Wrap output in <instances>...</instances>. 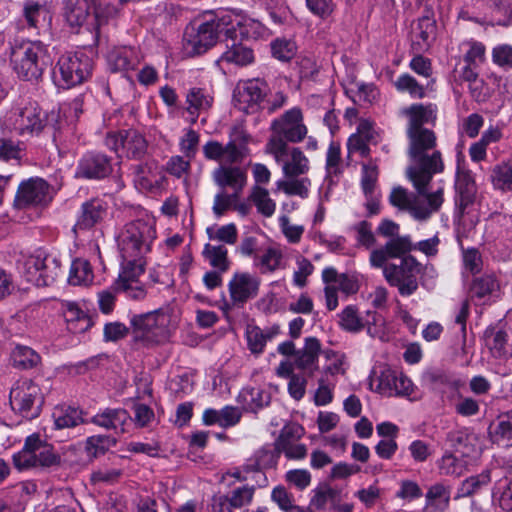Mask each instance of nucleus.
Returning a JSON list of instances; mask_svg holds the SVG:
<instances>
[{
	"mask_svg": "<svg viewBox=\"0 0 512 512\" xmlns=\"http://www.w3.org/2000/svg\"><path fill=\"white\" fill-rule=\"evenodd\" d=\"M409 140L408 156L411 164L407 167V177L420 194L425 192L433 176L442 173V154L436 149V135L430 129L407 130Z\"/></svg>",
	"mask_w": 512,
	"mask_h": 512,
	"instance_id": "nucleus-1",
	"label": "nucleus"
},
{
	"mask_svg": "<svg viewBox=\"0 0 512 512\" xmlns=\"http://www.w3.org/2000/svg\"><path fill=\"white\" fill-rule=\"evenodd\" d=\"M135 341L146 347L162 345L168 342L176 329L177 320L170 308L135 314L130 319Z\"/></svg>",
	"mask_w": 512,
	"mask_h": 512,
	"instance_id": "nucleus-2",
	"label": "nucleus"
},
{
	"mask_svg": "<svg viewBox=\"0 0 512 512\" xmlns=\"http://www.w3.org/2000/svg\"><path fill=\"white\" fill-rule=\"evenodd\" d=\"M10 62L13 71L24 81L39 80L51 64L48 48L41 41H21L11 48Z\"/></svg>",
	"mask_w": 512,
	"mask_h": 512,
	"instance_id": "nucleus-3",
	"label": "nucleus"
},
{
	"mask_svg": "<svg viewBox=\"0 0 512 512\" xmlns=\"http://www.w3.org/2000/svg\"><path fill=\"white\" fill-rule=\"evenodd\" d=\"M1 126L23 137L38 136L48 126V115L36 102L21 100L5 113Z\"/></svg>",
	"mask_w": 512,
	"mask_h": 512,
	"instance_id": "nucleus-4",
	"label": "nucleus"
},
{
	"mask_svg": "<svg viewBox=\"0 0 512 512\" xmlns=\"http://www.w3.org/2000/svg\"><path fill=\"white\" fill-rule=\"evenodd\" d=\"M156 238L153 220L138 219L127 223L117 237V245L123 260L140 259L151 250Z\"/></svg>",
	"mask_w": 512,
	"mask_h": 512,
	"instance_id": "nucleus-5",
	"label": "nucleus"
},
{
	"mask_svg": "<svg viewBox=\"0 0 512 512\" xmlns=\"http://www.w3.org/2000/svg\"><path fill=\"white\" fill-rule=\"evenodd\" d=\"M17 269L27 283L45 287L60 276L61 261L56 255L39 250L31 255H21L17 260Z\"/></svg>",
	"mask_w": 512,
	"mask_h": 512,
	"instance_id": "nucleus-6",
	"label": "nucleus"
},
{
	"mask_svg": "<svg viewBox=\"0 0 512 512\" xmlns=\"http://www.w3.org/2000/svg\"><path fill=\"white\" fill-rule=\"evenodd\" d=\"M13 463L18 470L47 469L59 466L61 456L50 443L32 434L26 438L22 450L13 455Z\"/></svg>",
	"mask_w": 512,
	"mask_h": 512,
	"instance_id": "nucleus-7",
	"label": "nucleus"
},
{
	"mask_svg": "<svg viewBox=\"0 0 512 512\" xmlns=\"http://www.w3.org/2000/svg\"><path fill=\"white\" fill-rule=\"evenodd\" d=\"M92 59L83 52L66 53L60 56L53 68L54 83L62 88H70L86 81L92 73Z\"/></svg>",
	"mask_w": 512,
	"mask_h": 512,
	"instance_id": "nucleus-8",
	"label": "nucleus"
},
{
	"mask_svg": "<svg viewBox=\"0 0 512 512\" xmlns=\"http://www.w3.org/2000/svg\"><path fill=\"white\" fill-rule=\"evenodd\" d=\"M420 195V193L418 192ZM425 197L426 203H421L417 197L402 187L394 188L390 194V203L401 210L408 211L416 220H426L432 213L439 210L443 203V188L438 187L434 192L421 194Z\"/></svg>",
	"mask_w": 512,
	"mask_h": 512,
	"instance_id": "nucleus-9",
	"label": "nucleus"
},
{
	"mask_svg": "<svg viewBox=\"0 0 512 512\" xmlns=\"http://www.w3.org/2000/svg\"><path fill=\"white\" fill-rule=\"evenodd\" d=\"M9 400L17 415L25 420H32L41 413L44 395L38 384L30 379H20L12 386Z\"/></svg>",
	"mask_w": 512,
	"mask_h": 512,
	"instance_id": "nucleus-10",
	"label": "nucleus"
},
{
	"mask_svg": "<svg viewBox=\"0 0 512 512\" xmlns=\"http://www.w3.org/2000/svg\"><path fill=\"white\" fill-rule=\"evenodd\" d=\"M266 152L281 166L285 178L300 177L310 169L309 159L298 147L290 146L280 138H269Z\"/></svg>",
	"mask_w": 512,
	"mask_h": 512,
	"instance_id": "nucleus-11",
	"label": "nucleus"
},
{
	"mask_svg": "<svg viewBox=\"0 0 512 512\" xmlns=\"http://www.w3.org/2000/svg\"><path fill=\"white\" fill-rule=\"evenodd\" d=\"M455 188L458 193L456 205L458 209V227L457 238L458 242L462 244V238H469L475 227L476 221L473 219L469 222V227L466 228V210L474 203L476 196V184L472 173L469 170L457 167Z\"/></svg>",
	"mask_w": 512,
	"mask_h": 512,
	"instance_id": "nucleus-12",
	"label": "nucleus"
},
{
	"mask_svg": "<svg viewBox=\"0 0 512 512\" xmlns=\"http://www.w3.org/2000/svg\"><path fill=\"white\" fill-rule=\"evenodd\" d=\"M383 276L390 286L396 287L401 296H411L418 289V275L422 265L415 257L402 258L399 265H384Z\"/></svg>",
	"mask_w": 512,
	"mask_h": 512,
	"instance_id": "nucleus-13",
	"label": "nucleus"
},
{
	"mask_svg": "<svg viewBox=\"0 0 512 512\" xmlns=\"http://www.w3.org/2000/svg\"><path fill=\"white\" fill-rule=\"evenodd\" d=\"M223 13L200 23L196 29L185 33V50L191 55H200L214 46L220 35L226 37L228 26L222 25Z\"/></svg>",
	"mask_w": 512,
	"mask_h": 512,
	"instance_id": "nucleus-14",
	"label": "nucleus"
},
{
	"mask_svg": "<svg viewBox=\"0 0 512 512\" xmlns=\"http://www.w3.org/2000/svg\"><path fill=\"white\" fill-rule=\"evenodd\" d=\"M105 145L120 156L129 159L142 158L148 149L146 138L135 129L108 132Z\"/></svg>",
	"mask_w": 512,
	"mask_h": 512,
	"instance_id": "nucleus-15",
	"label": "nucleus"
},
{
	"mask_svg": "<svg viewBox=\"0 0 512 512\" xmlns=\"http://www.w3.org/2000/svg\"><path fill=\"white\" fill-rule=\"evenodd\" d=\"M271 130L270 138H280L286 143H300L308 133L302 110L299 107H293L275 118L271 123Z\"/></svg>",
	"mask_w": 512,
	"mask_h": 512,
	"instance_id": "nucleus-16",
	"label": "nucleus"
},
{
	"mask_svg": "<svg viewBox=\"0 0 512 512\" xmlns=\"http://www.w3.org/2000/svg\"><path fill=\"white\" fill-rule=\"evenodd\" d=\"M373 384L375 391L386 397L410 396L414 392L412 381L402 371L388 366L375 372Z\"/></svg>",
	"mask_w": 512,
	"mask_h": 512,
	"instance_id": "nucleus-17",
	"label": "nucleus"
},
{
	"mask_svg": "<svg viewBox=\"0 0 512 512\" xmlns=\"http://www.w3.org/2000/svg\"><path fill=\"white\" fill-rule=\"evenodd\" d=\"M269 86L262 79H249L238 83L234 91V101L238 109L246 113H255L261 109Z\"/></svg>",
	"mask_w": 512,
	"mask_h": 512,
	"instance_id": "nucleus-18",
	"label": "nucleus"
},
{
	"mask_svg": "<svg viewBox=\"0 0 512 512\" xmlns=\"http://www.w3.org/2000/svg\"><path fill=\"white\" fill-rule=\"evenodd\" d=\"M222 25L228 26L226 39L232 41L257 39L265 33L259 21L233 12L223 13Z\"/></svg>",
	"mask_w": 512,
	"mask_h": 512,
	"instance_id": "nucleus-19",
	"label": "nucleus"
},
{
	"mask_svg": "<svg viewBox=\"0 0 512 512\" xmlns=\"http://www.w3.org/2000/svg\"><path fill=\"white\" fill-rule=\"evenodd\" d=\"M260 284V278L250 272H234L227 284L232 304L243 306L249 300L254 299L259 293Z\"/></svg>",
	"mask_w": 512,
	"mask_h": 512,
	"instance_id": "nucleus-20",
	"label": "nucleus"
},
{
	"mask_svg": "<svg viewBox=\"0 0 512 512\" xmlns=\"http://www.w3.org/2000/svg\"><path fill=\"white\" fill-rule=\"evenodd\" d=\"M304 433V428L297 423L285 425L276 440V450L291 460L304 459L307 456V447L299 442Z\"/></svg>",
	"mask_w": 512,
	"mask_h": 512,
	"instance_id": "nucleus-21",
	"label": "nucleus"
},
{
	"mask_svg": "<svg viewBox=\"0 0 512 512\" xmlns=\"http://www.w3.org/2000/svg\"><path fill=\"white\" fill-rule=\"evenodd\" d=\"M415 249L416 247H414L410 236H397L389 239L384 246L372 250L369 262L374 268H382L389 259L400 258L402 260Z\"/></svg>",
	"mask_w": 512,
	"mask_h": 512,
	"instance_id": "nucleus-22",
	"label": "nucleus"
},
{
	"mask_svg": "<svg viewBox=\"0 0 512 512\" xmlns=\"http://www.w3.org/2000/svg\"><path fill=\"white\" fill-rule=\"evenodd\" d=\"M19 207L47 205L52 200L49 184L41 178H31L22 182L16 194Z\"/></svg>",
	"mask_w": 512,
	"mask_h": 512,
	"instance_id": "nucleus-23",
	"label": "nucleus"
},
{
	"mask_svg": "<svg viewBox=\"0 0 512 512\" xmlns=\"http://www.w3.org/2000/svg\"><path fill=\"white\" fill-rule=\"evenodd\" d=\"M133 182L141 192L157 193L163 188L165 177L155 162H146L131 166Z\"/></svg>",
	"mask_w": 512,
	"mask_h": 512,
	"instance_id": "nucleus-24",
	"label": "nucleus"
},
{
	"mask_svg": "<svg viewBox=\"0 0 512 512\" xmlns=\"http://www.w3.org/2000/svg\"><path fill=\"white\" fill-rule=\"evenodd\" d=\"M212 180L220 190L230 189L240 196L247 184V173L239 166L219 165L212 171Z\"/></svg>",
	"mask_w": 512,
	"mask_h": 512,
	"instance_id": "nucleus-25",
	"label": "nucleus"
},
{
	"mask_svg": "<svg viewBox=\"0 0 512 512\" xmlns=\"http://www.w3.org/2000/svg\"><path fill=\"white\" fill-rule=\"evenodd\" d=\"M425 380L441 396L443 403L452 402L459 396L461 381L452 373L435 369L425 375Z\"/></svg>",
	"mask_w": 512,
	"mask_h": 512,
	"instance_id": "nucleus-26",
	"label": "nucleus"
},
{
	"mask_svg": "<svg viewBox=\"0 0 512 512\" xmlns=\"http://www.w3.org/2000/svg\"><path fill=\"white\" fill-rule=\"evenodd\" d=\"M112 172L110 159L102 153H87L79 161L76 177L84 179H103Z\"/></svg>",
	"mask_w": 512,
	"mask_h": 512,
	"instance_id": "nucleus-27",
	"label": "nucleus"
},
{
	"mask_svg": "<svg viewBox=\"0 0 512 512\" xmlns=\"http://www.w3.org/2000/svg\"><path fill=\"white\" fill-rule=\"evenodd\" d=\"M253 496L254 488L245 485L233 489L229 494L214 496L212 507L215 512H233L235 509L249 505Z\"/></svg>",
	"mask_w": 512,
	"mask_h": 512,
	"instance_id": "nucleus-28",
	"label": "nucleus"
},
{
	"mask_svg": "<svg viewBox=\"0 0 512 512\" xmlns=\"http://www.w3.org/2000/svg\"><path fill=\"white\" fill-rule=\"evenodd\" d=\"M253 267L262 275H270L286 268L284 251L279 244L266 246L254 256Z\"/></svg>",
	"mask_w": 512,
	"mask_h": 512,
	"instance_id": "nucleus-29",
	"label": "nucleus"
},
{
	"mask_svg": "<svg viewBox=\"0 0 512 512\" xmlns=\"http://www.w3.org/2000/svg\"><path fill=\"white\" fill-rule=\"evenodd\" d=\"M108 204L99 198L91 199L81 205L75 230H89L106 217Z\"/></svg>",
	"mask_w": 512,
	"mask_h": 512,
	"instance_id": "nucleus-30",
	"label": "nucleus"
},
{
	"mask_svg": "<svg viewBox=\"0 0 512 512\" xmlns=\"http://www.w3.org/2000/svg\"><path fill=\"white\" fill-rule=\"evenodd\" d=\"M92 423L107 430H113L116 434L128 431L132 418L123 408H106L92 417Z\"/></svg>",
	"mask_w": 512,
	"mask_h": 512,
	"instance_id": "nucleus-31",
	"label": "nucleus"
},
{
	"mask_svg": "<svg viewBox=\"0 0 512 512\" xmlns=\"http://www.w3.org/2000/svg\"><path fill=\"white\" fill-rule=\"evenodd\" d=\"M447 442L455 452L465 458L476 457L480 452L478 437L468 429L450 431Z\"/></svg>",
	"mask_w": 512,
	"mask_h": 512,
	"instance_id": "nucleus-32",
	"label": "nucleus"
},
{
	"mask_svg": "<svg viewBox=\"0 0 512 512\" xmlns=\"http://www.w3.org/2000/svg\"><path fill=\"white\" fill-rule=\"evenodd\" d=\"M250 140L249 134L241 127H234L230 133L229 142L224 145V161L230 165L241 163L249 153L247 144Z\"/></svg>",
	"mask_w": 512,
	"mask_h": 512,
	"instance_id": "nucleus-33",
	"label": "nucleus"
},
{
	"mask_svg": "<svg viewBox=\"0 0 512 512\" xmlns=\"http://www.w3.org/2000/svg\"><path fill=\"white\" fill-rule=\"evenodd\" d=\"M321 351L320 341L315 337L305 339L304 347L296 352L294 365L309 375L318 369V358Z\"/></svg>",
	"mask_w": 512,
	"mask_h": 512,
	"instance_id": "nucleus-34",
	"label": "nucleus"
},
{
	"mask_svg": "<svg viewBox=\"0 0 512 512\" xmlns=\"http://www.w3.org/2000/svg\"><path fill=\"white\" fill-rule=\"evenodd\" d=\"M141 58L132 47H122L111 51L108 55V65L113 72L127 73L135 70Z\"/></svg>",
	"mask_w": 512,
	"mask_h": 512,
	"instance_id": "nucleus-35",
	"label": "nucleus"
},
{
	"mask_svg": "<svg viewBox=\"0 0 512 512\" xmlns=\"http://www.w3.org/2000/svg\"><path fill=\"white\" fill-rule=\"evenodd\" d=\"M63 15L70 27L79 28L83 26L90 17L88 0H65Z\"/></svg>",
	"mask_w": 512,
	"mask_h": 512,
	"instance_id": "nucleus-36",
	"label": "nucleus"
},
{
	"mask_svg": "<svg viewBox=\"0 0 512 512\" xmlns=\"http://www.w3.org/2000/svg\"><path fill=\"white\" fill-rule=\"evenodd\" d=\"M279 333V326H273L266 330H262L258 326H248L246 329L248 349L255 355L263 353L266 343L275 338Z\"/></svg>",
	"mask_w": 512,
	"mask_h": 512,
	"instance_id": "nucleus-37",
	"label": "nucleus"
},
{
	"mask_svg": "<svg viewBox=\"0 0 512 512\" xmlns=\"http://www.w3.org/2000/svg\"><path fill=\"white\" fill-rule=\"evenodd\" d=\"M270 394L260 388H243L237 401L245 411L256 413L260 409L269 405Z\"/></svg>",
	"mask_w": 512,
	"mask_h": 512,
	"instance_id": "nucleus-38",
	"label": "nucleus"
},
{
	"mask_svg": "<svg viewBox=\"0 0 512 512\" xmlns=\"http://www.w3.org/2000/svg\"><path fill=\"white\" fill-rule=\"evenodd\" d=\"M213 103V97L210 93L199 87H193L188 90L186 94V110L193 117L192 122H195L198 115L208 110Z\"/></svg>",
	"mask_w": 512,
	"mask_h": 512,
	"instance_id": "nucleus-39",
	"label": "nucleus"
},
{
	"mask_svg": "<svg viewBox=\"0 0 512 512\" xmlns=\"http://www.w3.org/2000/svg\"><path fill=\"white\" fill-rule=\"evenodd\" d=\"M405 114L409 119L407 130H424L426 128L423 125L436 118L435 108L431 104H412L405 110Z\"/></svg>",
	"mask_w": 512,
	"mask_h": 512,
	"instance_id": "nucleus-40",
	"label": "nucleus"
},
{
	"mask_svg": "<svg viewBox=\"0 0 512 512\" xmlns=\"http://www.w3.org/2000/svg\"><path fill=\"white\" fill-rule=\"evenodd\" d=\"M490 437L498 446H512V413L500 416L497 422L490 426Z\"/></svg>",
	"mask_w": 512,
	"mask_h": 512,
	"instance_id": "nucleus-41",
	"label": "nucleus"
},
{
	"mask_svg": "<svg viewBox=\"0 0 512 512\" xmlns=\"http://www.w3.org/2000/svg\"><path fill=\"white\" fill-rule=\"evenodd\" d=\"M436 34V21L432 15L427 14L419 18L414 29V44L419 46V50L428 48L434 40Z\"/></svg>",
	"mask_w": 512,
	"mask_h": 512,
	"instance_id": "nucleus-42",
	"label": "nucleus"
},
{
	"mask_svg": "<svg viewBox=\"0 0 512 512\" xmlns=\"http://www.w3.org/2000/svg\"><path fill=\"white\" fill-rule=\"evenodd\" d=\"M202 255L214 269L220 270V272L229 270L231 262L228 258V250L224 245L207 243L204 245Z\"/></svg>",
	"mask_w": 512,
	"mask_h": 512,
	"instance_id": "nucleus-43",
	"label": "nucleus"
},
{
	"mask_svg": "<svg viewBox=\"0 0 512 512\" xmlns=\"http://www.w3.org/2000/svg\"><path fill=\"white\" fill-rule=\"evenodd\" d=\"M93 279V270L87 260L81 258L73 260L68 276V282L71 285L87 286L92 283Z\"/></svg>",
	"mask_w": 512,
	"mask_h": 512,
	"instance_id": "nucleus-44",
	"label": "nucleus"
},
{
	"mask_svg": "<svg viewBox=\"0 0 512 512\" xmlns=\"http://www.w3.org/2000/svg\"><path fill=\"white\" fill-rule=\"evenodd\" d=\"M278 456L271 449L261 448L255 452L253 457L243 465L245 473L260 472L263 469L274 467Z\"/></svg>",
	"mask_w": 512,
	"mask_h": 512,
	"instance_id": "nucleus-45",
	"label": "nucleus"
},
{
	"mask_svg": "<svg viewBox=\"0 0 512 512\" xmlns=\"http://www.w3.org/2000/svg\"><path fill=\"white\" fill-rule=\"evenodd\" d=\"M378 177L379 167L376 160L369 159L362 163L360 184L365 197L377 193Z\"/></svg>",
	"mask_w": 512,
	"mask_h": 512,
	"instance_id": "nucleus-46",
	"label": "nucleus"
},
{
	"mask_svg": "<svg viewBox=\"0 0 512 512\" xmlns=\"http://www.w3.org/2000/svg\"><path fill=\"white\" fill-rule=\"evenodd\" d=\"M451 488L443 483L432 485L426 493L427 507H433L435 510L443 512L450 503Z\"/></svg>",
	"mask_w": 512,
	"mask_h": 512,
	"instance_id": "nucleus-47",
	"label": "nucleus"
},
{
	"mask_svg": "<svg viewBox=\"0 0 512 512\" xmlns=\"http://www.w3.org/2000/svg\"><path fill=\"white\" fill-rule=\"evenodd\" d=\"M144 266V258L131 259V261L123 260L122 271L115 281L114 286L140 282L139 277L144 273Z\"/></svg>",
	"mask_w": 512,
	"mask_h": 512,
	"instance_id": "nucleus-48",
	"label": "nucleus"
},
{
	"mask_svg": "<svg viewBox=\"0 0 512 512\" xmlns=\"http://www.w3.org/2000/svg\"><path fill=\"white\" fill-rule=\"evenodd\" d=\"M276 186L287 195H296L302 199H306L309 196L311 181L307 177L286 178L284 180H278Z\"/></svg>",
	"mask_w": 512,
	"mask_h": 512,
	"instance_id": "nucleus-49",
	"label": "nucleus"
},
{
	"mask_svg": "<svg viewBox=\"0 0 512 512\" xmlns=\"http://www.w3.org/2000/svg\"><path fill=\"white\" fill-rule=\"evenodd\" d=\"M500 289L499 281L494 275L485 274L476 278L471 285L472 297L484 298L486 296H497Z\"/></svg>",
	"mask_w": 512,
	"mask_h": 512,
	"instance_id": "nucleus-50",
	"label": "nucleus"
},
{
	"mask_svg": "<svg viewBox=\"0 0 512 512\" xmlns=\"http://www.w3.org/2000/svg\"><path fill=\"white\" fill-rule=\"evenodd\" d=\"M250 200L256 206L257 211L264 217H271L276 210V203L270 198L269 192L266 188L261 186H254L250 194Z\"/></svg>",
	"mask_w": 512,
	"mask_h": 512,
	"instance_id": "nucleus-51",
	"label": "nucleus"
},
{
	"mask_svg": "<svg viewBox=\"0 0 512 512\" xmlns=\"http://www.w3.org/2000/svg\"><path fill=\"white\" fill-rule=\"evenodd\" d=\"M221 58L228 63L246 66L254 61V54L250 48L237 43V41H233L232 45L222 54Z\"/></svg>",
	"mask_w": 512,
	"mask_h": 512,
	"instance_id": "nucleus-52",
	"label": "nucleus"
},
{
	"mask_svg": "<svg viewBox=\"0 0 512 512\" xmlns=\"http://www.w3.org/2000/svg\"><path fill=\"white\" fill-rule=\"evenodd\" d=\"M11 357L13 365L24 370L36 367L41 361V357L36 351L22 345L14 348Z\"/></svg>",
	"mask_w": 512,
	"mask_h": 512,
	"instance_id": "nucleus-53",
	"label": "nucleus"
},
{
	"mask_svg": "<svg viewBox=\"0 0 512 512\" xmlns=\"http://www.w3.org/2000/svg\"><path fill=\"white\" fill-rule=\"evenodd\" d=\"M490 178L495 189L502 192L512 191V163L496 165L492 169Z\"/></svg>",
	"mask_w": 512,
	"mask_h": 512,
	"instance_id": "nucleus-54",
	"label": "nucleus"
},
{
	"mask_svg": "<svg viewBox=\"0 0 512 512\" xmlns=\"http://www.w3.org/2000/svg\"><path fill=\"white\" fill-rule=\"evenodd\" d=\"M510 340L509 334L502 330L486 333V343L495 358L505 359L509 357L508 347L505 346Z\"/></svg>",
	"mask_w": 512,
	"mask_h": 512,
	"instance_id": "nucleus-55",
	"label": "nucleus"
},
{
	"mask_svg": "<svg viewBox=\"0 0 512 512\" xmlns=\"http://www.w3.org/2000/svg\"><path fill=\"white\" fill-rule=\"evenodd\" d=\"M394 87L398 92L408 93L413 99H422L426 95L424 86L408 73L401 74L394 81Z\"/></svg>",
	"mask_w": 512,
	"mask_h": 512,
	"instance_id": "nucleus-56",
	"label": "nucleus"
},
{
	"mask_svg": "<svg viewBox=\"0 0 512 512\" xmlns=\"http://www.w3.org/2000/svg\"><path fill=\"white\" fill-rule=\"evenodd\" d=\"M64 317L70 325L71 330H84L89 325V319L84 311L74 302H64Z\"/></svg>",
	"mask_w": 512,
	"mask_h": 512,
	"instance_id": "nucleus-57",
	"label": "nucleus"
},
{
	"mask_svg": "<svg viewBox=\"0 0 512 512\" xmlns=\"http://www.w3.org/2000/svg\"><path fill=\"white\" fill-rule=\"evenodd\" d=\"M491 482V474L489 470H484L478 475H474L465 479L458 490V497H467L478 492L482 487L487 486Z\"/></svg>",
	"mask_w": 512,
	"mask_h": 512,
	"instance_id": "nucleus-58",
	"label": "nucleus"
},
{
	"mask_svg": "<svg viewBox=\"0 0 512 512\" xmlns=\"http://www.w3.org/2000/svg\"><path fill=\"white\" fill-rule=\"evenodd\" d=\"M53 417L57 429L75 427L82 421L80 412L72 407L56 408Z\"/></svg>",
	"mask_w": 512,
	"mask_h": 512,
	"instance_id": "nucleus-59",
	"label": "nucleus"
},
{
	"mask_svg": "<svg viewBox=\"0 0 512 512\" xmlns=\"http://www.w3.org/2000/svg\"><path fill=\"white\" fill-rule=\"evenodd\" d=\"M440 475L459 477L465 470L464 464L452 452H445L437 461Z\"/></svg>",
	"mask_w": 512,
	"mask_h": 512,
	"instance_id": "nucleus-60",
	"label": "nucleus"
},
{
	"mask_svg": "<svg viewBox=\"0 0 512 512\" xmlns=\"http://www.w3.org/2000/svg\"><path fill=\"white\" fill-rule=\"evenodd\" d=\"M340 326L348 332H359L364 328L362 318L359 316L358 309L353 305H348L339 314Z\"/></svg>",
	"mask_w": 512,
	"mask_h": 512,
	"instance_id": "nucleus-61",
	"label": "nucleus"
},
{
	"mask_svg": "<svg viewBox=\"0 0 512 512\" xmlns=\"http://www.w3.org/2000/svg\"><path fill=\"white\" fill-rule=\"evenodd\" d=\"M48 12L45 6L34 0H27L23 5V16L29 28H37L45 20Z\"/></svg>",
	"mask_w": 512,
	"mask_h": 512,
	"instance_id": "nucleus-62",
	"label": "nucleus"
},
{
	"mask_svg": "<svg viewBox=\"0 0 512 512\" xmlns=\"http://www.w3.org/2000/svg\"><path fill=\"white\" fill-rule=\"evenodd\" d=\"M116 444V440L111 436L94 435L86 440V451L89 457L97 458L105 454L110 447Z\"/></svg>",
	"mask_w": 512,
	"mask_h": 512,
	"instance_id": "nucleus-63",
	"label": "nucleus"
},
{
	"mask_svg": "<svg viewBox=\"0 0 512 512\" xmlns=\"http://www.w3.org/2000/svg\"><path fill=\"white\" fill-rule=\"evenodd\" d=\"M94 6V16L97 26L106 23L110 18L118 15L120 10L119 4H113L109 0H92Z\"/></svg>",
	"mask_w": 512,
	"mask_h": 512,
	"instance_id": "nucleus-64",
	"label": "nucleus"
}]
</instances>
